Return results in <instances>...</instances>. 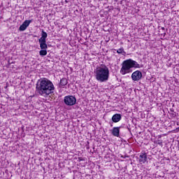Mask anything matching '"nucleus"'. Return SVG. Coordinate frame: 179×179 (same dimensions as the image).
<instances>
[{
    "mask_svg": "<svg viewBox=\"0 0 179 179\" xmlns=\"http://www.w3.org/2000/svg\"><path fill=\"white\" fill-rule=\"evenodd\" d=\"M36 89L40 96L47 97L50 96V94H52V93H54L55 87L51 80L44 78H41L37 81Z\"/></svg>",
    "mask_w": 179,
    "mask_h": 179,
    "instance_id": "f257e3e1",
    "label": "nucleus"
},
{
    "mask_svg": "<svg viewBox=\"0 0 179 179\" xmlns=\"http://www.w3.org/2000/svg\"><path fill=\"white\" fill-rule=\"evenodd\" d=\"M94 76L95 79L98 82H100V83H103L110 79V70L107 66L101 65V66L97 67L94 70Z\"/></svg>",
    "mask_w": 179,
    "mask_h": 179,
    "instance_id": "f03ea898",
    "label": "nucleus"
},
{
    "mask_svg": "<svg viewBox=\"0 0 179 179\" xmlns=\"http://www.w3.org/2000/svg\"><path fill=\"white\" fill-rule=\"evenodd\" d=\"M143 65L138 64L136 61L129 59L122 62L120 73L121 75H127V73H131L132 72V68H143Z\"/></svg>",
    "mask_w": 179,
    "mask_h": 179,
    "instance_id": "7ed1b4c3",
    "label": "nucleus"
},
{
    "mask_svg": "<svg viewBox=\"0 0 179 179\" xmlns=\"http://www.w3.org/2000/svg\"><path fill=\"white\" fill-rule=\"evenodd\" d=\"M64 103L66 106H75L76 104V97L72 95L64 96Z\"/></svg>",
    "mask_w": 179,
    "mask_h": 179,
    "instance_id": "20e7f679",
    "label": "nucleus"
},
{
    "mask_svg": "<svg viewBox=\"0 0 179 179\" xmlns=\"http://www.w3.org/2000/svg\"><path fill=\"white\" fill-rule=\"evenodd\" d=\"M142 72H141L139 70H137L131 74V79L134 82H138L142 79Z\"/></svg>",
    "mask_w": 179,
    "mask_h": 179,
    "instance_id": "39448f33",
    "label": "nucleus"
},
{
    "mask_svg": "<svg viewBox=\"0 0 179 179\" xmlns=\"http://www.w3.org/2000/svg\"><path fill=\"white\" fill-rule=\"evenodd\" d=\"M33 21L31 20H25L22 25L20 26L19 30L20 31H24L29 26H30V23H31Z\"/></svg>",
    "mask_w": 179,
    "mask_h": 179,
    "instance_id": "423d86ee",
    "label": "nucleus"
},
{
    "mask_svg": "<svg viewBox=\"0 0 179 179\" xmlns=\"http://www.w3.org/2000/svg\"><path fill=\"white\" fill-rule=\"evenodd\" d=\"M140 159L139 162L140 163H146L148 162V155L145 152H141L139 155Z\"/></svg>",
    "mask_w": 179,
    "mask_h": 179,
    "instance_id": "0eeeda50",
    "label": "nucleus"
},
{
    "mask_svg": "<svg viewBox=\"0 0 179 179\" xmlns=\"http://www.w3.org/2000/svg\"><path fill=\"white\" fill-rule=\"evenodd\" d=\"M120 129H121V127H113L112 129V135H113V136H116L117 138H119Z\"/></svg>",
    "mask_w": 179,
    "mask_h": 179,
    "instance_id": "6e6552de",
    "label": "nucleus"
},
{
    "mask_svg": "<svg viewBox=\"0 0 179 179\" xmlns=\"http://www.w3.org/2000/svg\"><path fill=\"white\" fill-rule=\"evenodd\" d=\"M121 118H122V115H121V114L116 113L113 115L112 121L113 122H120V121H121Z\"/></svg>",
    "mask_w": 179,
    "mask_h": 179,
    "instance_id": "1a4fd4ad",
    "label": "nucleus"
},
{
    "mask_svg": "<svg viewBox=\"0 0 179 179\" xmlns=\"http://www.w3.org/2000/svg\"><path fill=\"white\" fill-rule=\"evenodd\" d=\"M66 85H68V80H66V78H63L60 80V83H59V87L62 88L63 86H66Z\"/></svg>",
    "mask_w": 179,
    "mask_h": 179,
    "instance_id": "9d476101",
    "label": "nucleus"
},
{
    "mask_svg": "<svg viewBox=\"0 0 179 179\" xmlns=\"http://www.w3.org/2000/svg\"><path fill=\"white\" fill-rule=\"evenodd\" d=\"M39 44L41 50H47L48 48L47 42H39Z\"/></svg>",
    "mask_w": 179,
    "mask_h": 179,
    "instance_id": "9b49d317",
    "label": "nucleus"
},
{
    "mask_svg": "<svg viewBox=\"0 0 179 179\" xmlns=\"http://www.w3.org/2000/svg\"><path fill=\"white\" fill-rule=\"evenodd\" d=\"M39 55H41V57H45V55H47V49H41L39 51Z\"/></svg>",
    "mask_w": 179,
    "mask_h": 179,
    "instance_id": "f8f14e48",
    "label": "nucleus"
},
{
    "mask_svg": "<svg viewBox=\"0 0 179 179\" xmlns=\"http://www.w3.org/2000/svg\"><path fill=\"white\" fill-rule=\"evenodd\" d=\"M41 37H43L45 38H47V37H48V34L44 31V29H42L41 31Z\"/></svg>",
    "mask_w": 179,
    "mask_h": 179,
    "instance_id": "ddd939ff",
    "label": "nucleus"
},
{
    "mask_svg": "<svg viewBox=\"0 0 179 179\" xmlns=\"http://www.w3.org/2000/svg\"><path fill=\"white\" fill-rule=\"evenodd\" d=\"M47 38H44L43 36H41L39 39H38V43H47Z\"/></svg>",
    "mask_w": 179,
    "mask_h": 179,
    "instance_id": "4468645a",
    "label": "nucleus"
},
{
    "mask_svg": "<svg viewBox=\"0 0 179 179\" xmlns=\"http://www.w3.org/2000/svg\"><path fill=\"white\" fill-rule=\"evenodd\" d=\"M117 54H122L124 52V54H125V51H124V48H120V49H118L117 50Z\"/></svg>",
    "mask_w": 179,
    "mask_h": 179,
    "instance_id": "2eb2a0df",
    "label": "nucleus"
},
{
    "mask_svg": "<svg viewBox=\"0 0 179 179\" xmlns=\"http://www.w3.org/2000/svg\"><path fill=\"white\" fill-rule=\"evenodd\" d=\"M161 30H162L163 31L165 30L164 27H161ZM162 36H164V37L166 36V32L164 31L163 34H162Z\"/></svg>",
    "mask_w": 179,
    "mask_h": 179,
    "instance_id": "dca6fc26",
    "label": "nucleus"
},
{
    "mask_svg": "<svg viewBox=\"0 0 179 179\" xmlns=\"http://www.w3.org/2000/svg\"><path fill=\"white\" fill-rule=\"evenodd\" d=\"M158 145H163V142L160 141V140L157 142Z\"/></svg>",
    "mask_w": 179,
    "mask_h": 179,
    "instance_id": "f3484780",
    "label": "nucleus"
},
{
    "mask_svg": "<svg viewBox=\"0 0 179 179\" xmlns=\"http://www.w3.org/2000/svg\"><path fill=\"white\" fill-rule=\"evenodd\" d=\"M176 131H177L178 132H179V127H177V128H176Z\"/></svg>",
    "mask_w": 179,
    "mask_h": 179,
    "instance_id": "a211bd4d",
    "label": "nucleus"
},
{
    "mask_svg": "<svg viewBox=\"0 0 179 179\" xmlns=\"http://www.w3.org/2000/svg\"><path fill=\"white\" fill-rule=\"evenodd\" d=\"M116 2H117L118 1V0H115Z\"/></svg>",
    "mask_w": 179,
    "mask_h": 179,
    "instance_id": "6ab92c4d",
    "label": "nucleus"
},
{
    "mask_svg": "<svg viewBox=\"0 0 179 179\" xmlns=\"http://www.w3.org/2000/svg\"><path fill=\"white\" fill-rule=\"evenodd\" d=\"M159 29L160 30V27H159Z\"/></svg>",
    "mask_w": 179,
    "mask_h": 179,
    "instance_id": "aec40b11",
    "label": "nucleus"
},
{
    "mask_svg": "<svg viewBox=\"0 0 179 179\" xmlns=\"http://www.w3.org/2000/svg\"><path fill=\"white\" fill-rule=\"evenodd\" d=\"M99 1H103V0H99Z\"/></svg>",
    "mask_w": 179,
    "mask_h": 179,
    "instance_id": "412c9836",
    "label": "nucleus"
}]
</instances>
